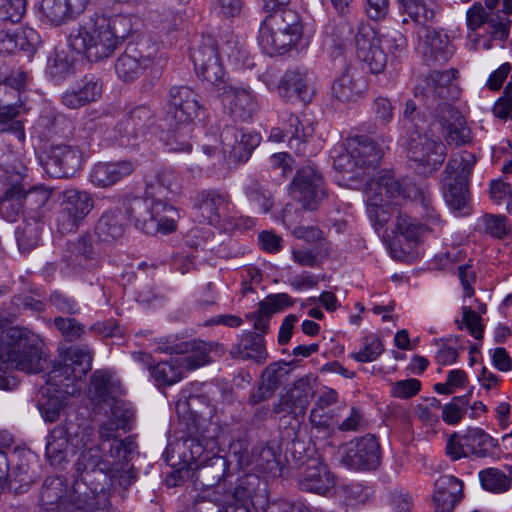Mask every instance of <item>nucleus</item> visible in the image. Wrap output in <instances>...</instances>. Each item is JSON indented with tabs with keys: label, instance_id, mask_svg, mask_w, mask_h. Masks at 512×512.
Returning a JSON list of instances; mask_svg holds the SVG:
<instances>
[{
	"label": "nucleus",
	"instance_id": "f257e3e1",
	"mask_svg": "<svg viewBox=\"0 0 512 512\" xmlns=\"http://www.w3.org/2000/svg\"><path fill=\"white\" fill-rule=\"evenodd\" d=\"M202 396H190L184 403H178L177 409H187L188 414L179 419V431L176 440L170 442L163 454L165 462L175 466L178 460L195 472V479L206 488H213L219 483H228L232 478L229 460L219 455V437L221 428L204 418L196 411Z\"/></svg>",
	"mask_w": 512,
	"mask_h": 512
},
{
	"label": "nucleus",
	"instance_id": "f03ea898",
	"mask_svg": "<svg viewBox=\"0 0 512 512\" xmlns=\"http://www.w3.org/2000/svg\"><path fill=\"white\" fill-rule=\"evenodd\" d=\"M101 452L100 447H93L79 455L72 485L76 499L92 502L100 494L108 498L106 486L127 489L135 481L136 472L132 465L118 460L111 465L103 460Z\"/></svg>",
	"mask_w": 512,
	"mask_h": 512
},
{
	"label": "nucleus",
	"instance_id": "7ed1b4c3",
	"mask_svg": "<svg viewBox=\"0 0 512 512\" xmlns=\"http://www.w3.org/2000/svg\"><path fill=\"white\" fill-rule=\"evenodd\" d=\"M0 362L7 368L32 374L42 372L47 361L36 334L25 328L11 327L0 336ZM8 388L9 380L0 373V389Z\"/></svg>",
	"mask_w": 512,
	"mask_h": 512
},
{
	"label": "nucleus",
	"instance_id": "20e7f679",
	"mask_svg": "<svg viewBox=\"0 0 512 512\" xmlns=\"http://www.w3.org/2000/svg\"><path fill=\"white\" fill-rule=\"evenodd\" d=\"M457 74L456 69L434 70L425 77L423 83L415 87V97L422 99L434 118V123H438L443 131L463 118L460 112L448 103V100L456 98L458 94L452 83Z\"/></svg>",
	"mask_w": 512,
	"mask_h": 512
},
{
	"label": "nucleus",
	"instance_id": "39448f33",
	"mask_svg": "<svg viewBox=\"0 0 512 512\" xmlns=\"http://www.w3.org/2000/svg\"><path fill=\"white\" fill-rule=\"evenodd\" d=\"M303 34L300 15L288 8H280L267 14L259 30V44L263 51L273 56L283 54L294 47Z\"/></svg>",
	"mask_w": 512,
	"mask_h": 512
},
{
	"label": "nucleus",
	"instance_id": "423d86ee",
	"mask_svg": "<svg viewBox=\"0 0 512 512\" xmlns=\"http://www.w3.org/2000/svg\"><path fill=\"white\" fill-rule=\"evenodd\" d=\"M366 211L375 230H379L390 220L392 204L409 196L406 187L390 171H381L366 182Z\"/></svg>",
	"mask_w": 512,
	"mask_h": 512
},
{
	"label": "nucleus",
	"instance_id": "0eeeda50",
	"mask_svg": "<svg viewBox=\"0 0 512 512\" xmlns=\"http://www.w3.org/2000/svg\"><path fill=\"white\" fill-rule=\"evenodd\" d=\"M72 50L82 54L91 63L101 62L113 55L118 48L109 25L94 14L87 21L78 24L68 36Z\"/></svg>",
	"mask_w": 512,
	"mask_h": 512
},
{
	"label": "nucleus",
	"instance_id": "6e6552de",
	"mask_svg": "<svg viewBox=\"0 0 512 512\" xmlns=\"http://www.w3.org/2000/svg\"><path fill=\"white\" fill-rule=\"evenodd\" d=\"M476 162L475 154L463 150L449 159L443 171V196L454 211H463L469 206V179Z\"/></svg>",
	"mask_w": 512,
	"mask_h": 512
},
{
	"label": "nucleus",
	"instance_id": "1a4fd4ad",
	"mask_svg": "<svg viewBox=\"0 0 512 512\" xmlns=\"http://www.w3.org/2000/svg\"><path fill=\"white\" fill-rule=\"evenodd\" d=\"M26 165L15 158L12 151L3 152L0 156V184L5 187L0 195V217L15 222L24 213L22 189Z\"/></svg>",
	"mask_w": 512,
	"mask_h": 512
},
{
	"label": "nucleus",
	"instance_id": "9d476101",
	"mask_svg": "<svg viewBox=\"0 0 512 512\" xmlns=\"http://www.w3.org/2000/svg\"><path fill=\"white\" fill-rule=\"evenodd\" d=\"M281 447L276 440H270L264 446H256L251 451L237 450L233 447L231 457L241 470L261 472L269 477H282L285 469L281 458Z\"/></svg>",
	"mask_w": 512,
	"mask_h": 512
},
{
	"label": "nucleus",
	"instance_id": "9b49d317",
	"mask_svg": "<svg viewBox=\"0 0 512 512\" xmlns=\"http://www.w3.org/2000/svg\"><path fill=\"white\" fill-rule=\"evenodd\" d=\"M159 47L151 38L141 36L134 42H129L124 52L115 61V71L123 82H133L154 61Z\"/></svg>",
	"mask_w": 512,
	"mask_h": 512
},
{
	"label": "nucleus",
	"instance_id": "f8f14e48",
	"mask_svg": "<svg viewBox=\"0 0 512 512\" xmlns=\"http://www.w3.org/2000/svg\"><path fill=\"white\" fill-rule=\"evenodd\" d=\"M288 191L305 211L318 209L327 196L323 175L314 164H306L296 170Z\"/></svg>",
	"mask_w": 512,
	"mask_h": 512
},
{
	"label": "nucleus",
	"instance_id": "ddd939ff",
	"mask_svg": "<svg viewBox=\"0 0 512 512\" xmlns=\"http://www.w3.org/2000/svg\"><path fill=\"white\" fill-rule=\"evenodd\" d=\"M158 352L182 355L179 359L186 370H194L210 363L211 352L223 353V345L199 339L179 341L174 336L161 337L156 348Z\"/></svg>",
	"mask_w": 512,
	"mask_h": 512
},
{
	"label": "nucleus",
	"instance_id": "4468645a",
	"mask_svg": "<svg viewBox=\"0 0 512 512\" xmlns=\"http://www.w3.org/2000/svg\"><path fill=\"white\" fill-rule=\"evenodd\" d=\"M424 128L415 129L408 134L407 155L422 169L421 173L428 175L435 172L444 162L446 147L436 137L429 136Z\"/></svg>",
	"mask_w": 512,
	"mask_h": 512
},
{
	"label": "nucleus",
	"instance_id": "2eb2a0df",
	"mask_svg": "<svg viewBox=\"0 0 512 512\" xmlns=\"http://www.w3.org/2000/svg\"><path fill=\"white\" fill-rule=\"evenodd\" d=\"M167 115L182 125L186 134L191 132V123L205 114L201 97L187 85H174L167 92Z\"/></svg>",
	"mask_w": 512,
	"mask_h": 512
},
{
	"label": "nucleus",
	"instance_id": "dca6fc26",
	"mask_svg": "<svg viewBox=\"0 0 512 512\" xmlns=\"http://www.w3.org/2000/svg\"><path fill=\"white\" fill-rule=\"evenodd\" d=\"M88 435L78 423L65 420L64 424L54 427L47 438L46 457L51 465L59 466L66 461L67 449L81 448L86 445Z\"/></svg>",
	"mask_w": 512,
	"mask_h": 512
},
{
	"label": "nucleus",
	"instance_id": "f3484780",
	"mask_svg": "<svg viewBox=\"0 0 512 512\" xmlns=\"http://www.w3.org/2000/svg\"><path fill=\"white\" fill-rule=\"evenodd\" d=\"M191 59L198 78L210 83L214 89L226 81L219 57L218 43L213 36H202L198 45L191 52Z\"/></svg>",
	"mask_w": 512,
	"mask_h": 512
},
{
	"label": "nucleus",
	"instance_id": "a211bd4d",
	"mask_svg": "<svg viewBox=\"0 0 512 512\" xmlns=\"http://www.w3.org/2000/svg\"><path fill=\"white\" fill-rule=\"evenodd\" d=\"M311 376L296 380L287 391L273 403L272 413L279 417H291L299 423L315 395Z\"/></svg>",
	"mask_w": 512,
	"mask_h": 512
},
{
	"label": "nucleus",
	"instance_id": "6ab92c4d",
	"mask_svg": "<svg viewBox=\"0 0 512 512\" xmlns=\"http://www.w3.org/2000/svg\"><path fill=\"white\" fill-rule=\"evenodd\" d=\"M223 484L228 500L232 499L246 504V506L253 507L255 510L263 509L267 503L266 480L251 470L238 475L234 481L230 478L228 483Z\"/></svg>",
	"mask_w": 512,
	"mask_h": 512
},
{
	"label": "nucleus",
	"instance_id": "aec40b11",
	"mask_svg": "<svg viewBox=\"0 0 512 512\" xmlns=\"http://www.w3.org/2000/svg\"><path fill=\"white\" fill-rule=\"evenodd\" d=\"M44 171L52 178H69L82 167L83 153L77 146L54 145L39 157Z\"/></svg>",
	"mask_w": 512,
	"mask_h": 512
},
{
	"label": "nucleus",
	"instance_id": "412c9836",
	"mask_svg": "<svg viewBox=\"0 0 512 512\" xmlns=\"http://www.w3.org/2000/svg\"><path fill=\"white\" fill-rule=\"evenodd\" d=\"M381 460L380 445L372 434L357 437L344 446L342 462L351 469L375 470L380 466Z\"/></svg>",
	"mask_w": 512,
	"mask_h": 512
},
{
	"label": "nucleus",
	"instance_id": "4be33fe9",
	"mask_svg": "<svg viewBox=\"0 0 512 512\" xmlns=\"http://www.w3.org/2000/svg\"><path fill=\"white\" fill-rule=\"evenodd\" d=\"M154 112L147 105L131 109L115 126L114 137L121 146H135L154 125Z\"/></svg>",
	"mask_w": 512,
	"mask_h": 512
},
{
	"label": "nucleus",
	"instance_id": "5701e85b",
	"mask_svg": "<svg viewBox=\"0 0 512 512\" xmlns=\"http://www.w3.org/2000/svg\"><path fill=\"white\" fill-rule=\"evenodd\" d=\"M120 426L110 418L100 424L98 428L99 447L113 460L129 463L139 455L138 444L134 435L120 439L116 436Z\"/></svg>",
	"mask_w": 512,
	"mask_h": 512
},
{
	"label": "nucleus",
	"instance_id": "b1692460",
	"mask_svg": "<svg viewBox=\"0 0 512 512\" xmlns=\"http://www.w3.org/2000/svg\"><path fill=\"white\" fill-rule=\"evenodd\" d=\"M215 91L234 120H249L258 110L256 98L248 88L232 86L225 81Z\"/></svg>",
	"mask_w": 512,
	"mask_h": 512
},
{
	"label": "nucleus",
	"instance_id": "393cba45",
	"mask_svg": "<svg viewBox=\"0 0 512 512\" xmlns=\"http://www.w3.org/2000/svg\"><path fill=\"white\" fill-rule=\"evenodd\" d=\"M355 45L358 58L367 64L372 73L378 74L385 69L387 54L370 25L361 24L358 27Z\"/></svg>",
	"mask_w": 512,
	"mask_h": 512
},
{
	"label": "nucleus",
	"instance_id": "a878e982",
	"mask_svg": "<svg viewBox=\"0 0 512 512\" xmlns=\"http://www.w3.org/2000/svg\"><path fill=\"white\" fill-rule=\"evenodd\" d=\"M92 368V351L87 345L70 348L64 358V364L54 367L49 374V380L60 386L64 380H81Z\"/></svg>",
	"mask_w": 512,
	"mask_h": 512
},
{
	"label": "nucleus",
	"instance_id": "bb28decb",
	"mask_svg": "<svg viewBox=\"0 0 512 512\" xmlns=\"http://www.w3.org/2000/svg\"><path fill=\"white\" fill-rule=\"evenodd\" d=\"M298 470V484L304 491L324 495L335 485L333 474L321 458L309 460Z\"/></svg>",
	"mask_w": 512,
	"mask_h": 512
},
{
	"label": "nucleus",
	"instance_id": "cd10ccee",
	"mask_svg": "<svg viewBox=\"0 0 512 512\" xmlns=\"http://www.w3.org/2000/svg\"><path fill=\"white\" fill-rule=\"evenodd\" d=\"M368 89L366 80L359 75L356 69L345 67L343 72L334 80L331 87L333 99L352 104L364 97Z\"/></svg>",
	"mask_w": 512,
	"mask_h": 512
},
{
	"label": "nucleus",
	"instance_id": "c85d7f7f",
	"mask_svg": "<svg viewBox=\"0 0 512 512\" xmlns=\"http://www.w3.org/2000/svg\"><path fill=\"white\" fill-rule=\"evenodd\" d=\"M103 91V81L94 74H87L62 95V103L70 109H78L97 101Z\"/></svg>",
	"mask_w": 512,
	"mask_h": 512
},
{
	"label": "nucleus",
	"instance_id": "c756f323",
	"mask_svg": "<svg viewBox=\"0 0 512 512\" xmlns=\"http://www.w3.org/2000/svg\"><path fill=\"white\" fill-rule=\"evenodd\" d=\"M75 499L76 495L72 488L69 489L64 477L56 475L44 480L40 491V501L44 506L54 505L52 510L66 512L72 509L71 504Z\"/></svg>",
	"mask_w": 512,
	"mask_h": 512
},
{
	"label": "nucleus",
	"instance_id": "7c9ffc66",
	"mask_svg": "<svg viewBox=\"0 0 512 512\" xmlns=\"http://www.w3.org/2000/svg\"><path fill=\"white\" fill-rule=\"evenodd\" d=\"M40 44V35L33 28H15L0 31V52L14 54L22 51L31 56Z\"/></svg>",
	"mask_w": 512,
	"mask_h": 512
},
{
	"label": "nucleus",
	"instance_id": "2f4dec72",
	"mask_svg": "<svg viewBox=\"0 0 512 512\" xmlns=\"http://www.w3.org/2000/svg\"><path fill=\"white\" fill-rule=\"evenodd\" d=\"M453 46L443 31L426 27L423 40V58L428 66L446 63L453 55Z\"/></svg>",
	"mask_w": 512,
	"mask_h": 512
},
{
	"label": "nucleus",
	"instance_id": "473e14b6",
	"mask_svg": "<svg viewBox=\"0 0 512 512\" xmlns=\"http://www.w3.org/2000/svg\"><path fill=\"white\" fill-rule=\"evenodd\" d=\"M227 206V195L215 190H204L196 195L193 208L196 210L199 222L216 225L220 222Z\"/></svg>",
	"mask_w": 512,
	"mask_h": 512
},
{
	"label": "nucleus",
	"instance_id": "72a5a7b5",
	"mask_svg": "<svg viewBox=\"0 0 512 512\" xmlns=\"http://www.w3.org/2000/svg\"><path fill=\"white\" fill-rule=\"evenodd\" d=\"M229 354L233 359L250 360L258 365L264 364L268 358L264 336L252 331L243 334L238 342L231 346Z\"/></svg>",
	"mask_w": 512,
	"mask_h": 512
},
{
	"label": "nucleus",
	"instance_id": "f704fd0d",
	"mask_svg": "<svg viewBox=\"0 0 512 512\" xmlns=\"http://www.w3.org/2000/svg\"><path fill=\"white\" fill-rule=\"evenodd\" d=\"M135 165L130 160L99 162L90 172L89 179L94 186L108 188L133 173Z\"/></svg>",
	"mask_w": 512,
	"mask_h": 512
},
{
	"label": "nucleus",
	"instance_id": "c9c22d12",
	"mask_svg": "<svg viewBox=\"0 0 512 512\" xmlns=\"http://www.w3.org/2000/svg\"><path fill=\"white\" fill-rule=\"evenodd\" d=\"M344 151L334 157L333 168L336 172V179L342 186L357 189L361 183V179L367 172L360 165L356 157L347 149V145L343 146Z\"/></svg>",
	"mask_w": 512,
	"mask_h": 512
},
{
	"label": "nucleus",
	"instance_id": "e433bc0d",
	"mask_svg": "<svg viewBox=\"0 0 512 512\" xmlns=\"http://www.w3.org/2000/svg\"><path fill=\"white\" fill-rule=\"evenodd\" d=\"M463 497V483L452 475H443L435 482L433 502L438 512H451Z\"/></svg>",
	"mask_w": 512,
	"mask_h": 512
},
{
	"label": "nucleus",
	"instance_id": "4c0bfd02",
	"mask_svg": "<svg viewBox=\"0 0 512 512\" xmlns=\"http://www.w3.org/2000/svg\"><path fill=\"white\" fill-rule=\"evenodd\" d=\"M151 205L150 221L146 223L147 234L162 233L165 235L176 231V222L179 218L178 210L159 199L151 198Z\"/></svg>",
	"mask_w": 512,
	"mask_h": 512
},
{
	"label": "nucleus",
	"instance_id": "58836bf2",
	"mask_svg": "<svg viewBox=\"0 0 512 512\" xmlns=\"http://www.w3.org/2000/svg\"><path fill=\"white\" fill-rule=\"evenodd\" d=\"M345 144L367 173L380 164L383 150L371 138L365 135H356L349 137Z\"/></svg>",
	"mask_w": 512,
	"mask_h": 512
},
{
	"label": "nucleus",
	"instance_id": "ea45409f",
	"mask_svg": "<svg viewBox=\"0 0 512 512\" xmlns=\"http://www.w3.org/2000/svg\"><path fill=\"white\" fill-rule=\"evenodd\" d=\"M118 388L117 383L112 381L110 372L97 370L90 379L89 398L94 406L104 410L117 399Z\"/></svg>",
	"mask_w": 512,
	"mask_h": 512
},
{
	"label": "nucleus",
	"instance_id": "a19ab883",
	"mask_svg": "<svg viewBox=\"0 0 512 512\" xmlns=\"http://www.w3.org/2000/svg\"><path fill=\"white\" fill-rule=\"evenodd\" d=\"M277 89L279 95L286 101L299 100L307 104L312 98V92L307 85L306 74L299 69L287 70L282 75Z\"/></svg>",
	"mask_w": 512,
	"mask_h": 512
},
{
	"label": "nucleus",
	"instance_id": "79ce46f5",
	"mask_svg": "<svg viewBox=\"0 0 512 512\" xmlns=\"http://www.w3.org/2000/svg\"><path fill=\"white\" fill-rule=\"evenodd\" d=\"M70 128L71 122L64 115L52 110L43 111L34 125L37 136L45 141L54 137H67Z\"/></svg>",
	"mask_w": 512,
	"mask_h": 512
},
{
	"label": "nucleus",
	"instance_id": "37998d69",
	"mask_svg": "<svg viewBox=\"0 0 512 512\" xmlns=\"http://www.w3.org/2000/svg\"><path fill=\"white\" fill-rule=\"evenodd\" d=\"M220 138L224 150H229L230 158L232 161L237 163H245L248 161L253 150L261 141L260 135H253L248 137V143L246 146L241 145V143H238V128L235 126L224 127Z\"/></svg>",
	"mask_w": 512,
	"mask_h": 512
},
{
	"label": "nucleus",
	"instance_id": "c03bdc74",
	"mask_svg": "<svg viewBox=\"0 0 512 512\" xmlns=\"http://www.w3.org/2000/svg\"><path fill=\"white\" fill-rule=\"evenodd\" d=\"M94 232L100 243H113L120 239L125 232L121 210L105 211L96 222Z\"/></svg>",
	"mask_w": 512,
	"mask_h": 512
},
{
	"label": "nucleus",
	"instance_id": "a18cd8bd",
	"mask_svg": "<svg viewBox=\"0 0 512 512\" xmlns=\"http://www.w3.org/2000/svg\"><path fill=\"white\" fill-rule=\"evenodd\" d=\"M398 11L407 15L414 23L425 26L432 22L437 4L434 0H396Z\"/></svg>",
	"mask_w": 512,
	"mask_h": 512
},
{
	"label": "nucleus",
	"instance_id": "49530a36",
	"mask_svg": "<svg viewBox=\"0 0 512 512\" xmlns=\"http://www.w3.org/2000/svg\"><path fill=\"white\" fill-rule=\"evenodd\" d=\"M27 179L28 174L26 172L21 185L24 213L28 214L27 218H31V216H39L41 218L42 216L38 211L46 205L52 191L44 186H30Z\"/></svg>",
	"mask_w": 512,
	"mask_h": 512
},
{
	"label": "nucleus",
	"instance_id": "de8ad7c7",
	"mask_svg": "<svg viewBox=\"0 0 512 512\" xmlns=\"http://www.w3.org/2000/svg\"><path fill=\"white\" fill-rule=\"evenodd\" d=\"M21 106L17 102L0 99V133H13L19 141L23 142L25 131L23 122L19 119Z\"/></svg>",
	"mask_w": 512,
	"mask_h": 512
},
{
	"label": "nucleus",
	"instance_id": "09e8293b",
	"mask_svg": "<svg viewBox=\"0 0 512 512\" xmlns=\"http://www.w3.org/2000/svg\"><path fill=\"white\" fill-rule=\"evenodd\" d=\"M66 5L65 0H41L37 6L38 19L50 26H61L73 20Z\"/></svg>",
	"mask_w": 512,
	"mask_h": 512
},
{
	"label": "nucleus",
	"instance_id": "8fccbe9b",
	"mask_svg": "<svg viewBox=\"0 0 512 512\" xmlns=\"http://www.w3.org/2000/svg\"><path fill=\"white\" fill-rule=\"evenodd\" d=\"M44 223L39 216L25 218L23 223L15 231L16 241L22 252H30L40 240Z\"/></svg>",
	"mask_w": 512,
	"mask_h": 512
},
{
	"label": "nucleus",
	"instance_id": "3c124183",
	"mask_svg": "<svg viewBox=\"0 0 512 512\" xmlns=\"http://www.w3.org/2000/svg\"><path fill=\"white\" fill-rule=\"evenodd\" d=\"M462 444L471 454L484 458L497 446V440L481 428H469L462 436Z\"/></svg>",
	"mask_w": 512,
	"mask_h": 512
},
{
	"label": "nucleus",
	"instance_id": "603ef678",
	"mask_svg": "<svg viewBox=\"0 0 512 512\" xmlns=\"http://www.w3.org/2000/svg\"><path fill=\"white\" fill-rule=\"evenodd\" d=\"M151 198L134 197L124 202L125 215L128 221L147 234L146 223L150 221Z\"/></svg>",
	"mask_w": 512,
	"mask_h": 512
},
{
	"label": "nucleus",
	"instance_id": "864d4df0",
	"mask_svg": "<svg viewBox=\"0 0 512 512\" xmlns=\"http://www.w3.org/2000/svg\"><path fill=\"white\" fill-rule=\"evenodd\" d=\"M395 231L407 242L417 245L430 231V228L427 224L420 223L417 218L399 212L396 218Z\"/></svg>",
	"mask_w": 512,
	"mask_h": 512
},
{
	"label": "nucleus",
	"instance_id": "5fc2aeb1",
	"mask_svg": "<svg viewBox=\"0 0 512 512\" xmlns=\"http://www.w3.org/2000/svg\"><path fill=\"white\" fill-rule=\"evenodd\" d=\"M94 205L91 195L85 191H79L76 189H68L63 192L62 207L69 213H72L74 217L83 220L89 212L92 210Z\"/></svg>",
	"mask_w": 512,
	"mask_h": 512
},
{
	"label": "nucleus",
	"instance_id": "6e6d98bb",
	"mask_svg": "<svg viewBox=\"0 0 512 512\" xmlns=\"http://www.w3.org/2000/svg\"><path fill=\"white\" fill-rule=\"evenodd\" d=\"M508 474L504 471L489 467L479 472L481 486L492 493H504L512 487V467H507Z\"/></svg>",
	"mask_w": 512,
	"mask_h": 512
},
{
	"label": "nucleus",
	"instance_id": "4d7b16f0",
	"mask_svg": "<svg viewBox=\"0 0 512 512\" xmlns=\"http://www.w3.org/2000/svg\"><path fill=\"white\" fill-rule=\"evenodd\" d=\"M46 73L55 82H62L74 74V63L64 50H54L47 60Z\"/></svg>",
	"mask_w": 512,
	"mask_h": 512
},
{
	"label": "nucleus",
	"instance_id": "13d9d810",
	"mask_svg": "<svg viewBox=\"0 0 512 512\" xmlns=\"http://www.w3.org/2000/svg\"><path fill=\"white\" fill-rule=\"evenodd\" d=\"M225 485L219 483L213 488H206L194 504V512H221L223 502L228 501Z\"/></svg>",
	"mask_w": 512,
	"mask_h": 512
},
{
	"label": "nucleus",
	"instance_id": "bf43d9fd",
	"mask_svg": "<svg viewBox=\"0 0 512 512\" xmlns=\"http://www.w3.org/2000/svg\"><path fill=\"white\" fill-rule=\"evenodd\" d=\"M247 201L256 206L261 213L267 214L274 206L273 193L264 187L258 180L252 179L243 188Z\"/></svg>",
	"mask_w": 512,
	"mask_h": 512
},
{
	"label": "nucleus",
	"instance_id": "052dcab7",
	"mask_svg": "<svg viewBox=\"0 0 512 512\" xmlns=\"http://www.w3.org/2000/svg\"><path fill=\"white\" fill-rule=\"evenodd\" d=\"M185 369L180 359L158 362L152 369V377L158 386H171L183 378Z\"/></svg>",
	"mask_w": 512,
	"mask_h": 512
},
{
	"label": "nucleus",
	"instance_id": "680f3d73",
	"mask_svg": "<svg viewBox=\"0 0 512 512\" xmlns=\"http://www.w3.org/2000/svg\"><path fill=\"white\" fill-rule=\"evenodd\" d=\"M338 493L349 506L364 505L374 496V490L371 486L358 482L340 486Z\"/></svg>",
	"mask_w": 512,
	"mask_h": 512
},
{
	"label": "nucleus",
	"instance_id": "e2e57ef3",
	"mask_svg": "<svg viewBox=\"0 0 512 512\" xmlns=\"http://www.w3.org/2000/svg\"><path fill=\"white\" fill-rule=\"evenodd\" d=\"M502 15L495 13L490 15L488 26L493 39L505 40L509 36L511 21L508 16L512 13V0H503Z\"/></svg>",
	"mask_w": 512,
	"mask_h": 512
},
{
	"label": "nucleus",
	"instance_id": "0e129e2a",
	"mask_svg": "<svg viewBox=\"0 0 512 512\" xmlns=\"http://www.w3.org/2000/svg\"><path fill=\"white\" fill-rule=\"evenodd\" d=\"M290 458L295 467L300 469L302 466L307 465L309 460L320 457L314 448L306 447L304 441L293 438L287 443L285 450V460L289 462Z\"/></svg>",
	"mask_w": 512,
	"mask_h": 512
},
{
	"label": "nucleus",
	"instance_id": "69168bd1",
	"mask_svg": "<svg viewBox=\"0 0 512 512\" xmlns=\"http://www.w3.org/2000/svg\"><path fill=\"white\" fill-rule=\"evenodd\" d=\"M288 128L286 134H290V145L293 146V142L296 144V150L299 153L305 154L302 145H304L309 137L313 136L314 128L311 124L303 125L302 121L297 115L290 114L286 120Z\"/></svg>",
	"mask_w": 512,
	"mask_h": 512
},
{
	"label": "nucleus",
	"instance_id": "338daca9",
	"mask_svg": "<svg viewBox=\"0 0 512 512\" xmlns=\"http://www.w3.org/2000/svg\"><path fill=\"white\" fill-rule=\"evenodd\" d=\"M288 128L286 134H290V145L293 146V142L296 144V150L299 153L305 154L302 145H304L309 137L313 136L314 128L311 124L303 125L302 121L297 115L290 114L286 120Z\"/></svg>",
	"mask_w": 512,
	"mask_h": 512
},
{
	"label": "nucleus",
	"instance_id": "774afa93",
	"mask_svg": "<svg viewBox=\"0 0 512 512\" xmlns=\"http://www.w3.org/2000/svg\"><path fill=\"white\" fill-rule=\"evenodd\" d=\"M347 28L344 24L329 23L324 30V46L331 50L333 57L340 56L346 46Z\"/></svg>",
	"mask_w": 512,
	"mask_h": 512
}]
</instances>
